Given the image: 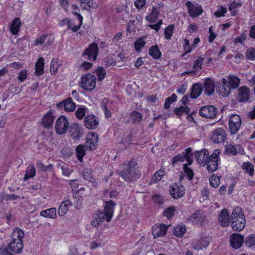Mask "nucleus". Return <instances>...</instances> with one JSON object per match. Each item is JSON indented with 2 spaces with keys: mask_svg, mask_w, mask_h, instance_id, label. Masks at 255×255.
<instances>
[{
  "mask_svg": "<svg viewBox=\"0 0 255 255\" xmlns=\"http://www.w3.org/2000/svg\"><path fill=\"white\" fill-rule=\"evenodd\" d=\"M119 174L127 182L137 179L141 176V172L137 168V161L134 158L123 164V169L120 171Z\"/></svg>",
  "mask_w": 255,
  "mask_h": 255,
  "instance_id": "obj_1",
  "label": "nucleus"
},
{
  "mask_svg": "<svg viewBox=\"0 0 255 255\" xmlns=\"http://www.w3.org/2000/svg\"><path fill=\"white\" fill-rule=\"evenodd\" d=\"M116 205V203L112 200L106 201L104 211L98 210L96 212V217L92 221L91 225L94 227H97L105 220L108 222H110L113 217Z\"/></svg>",
  "mask_w": 255,
  "mask_h": 255,
  "instance_id": "obj_2",
  "label": "nucleus"
},
{
  "mask_svg": "<svg viewBox=\"0 0 255 255\" xmlns=\"http://www.w3.org/2000/svg\"><path fill=\"white\" fill-rule=\"evenodd\" d=\"M246 223L244 210L237 206L233 210L231 216V225L232 229L237 232H241L245 227Z\"/></svg>",
  "mask_w": 255,
  "mask_h": 255,
  "instance_id": "obj_3",
  "label": "nucleus"
},
{
  "mask_svg": "<svg viewBox=\"0 0 255 255\" xmlns=\"http://www.w3.org/2000/svg\"><path fill=\"white\" fill-rule=\"evenodd\" d=\"M97 78L95 75L88 73L82 75L79 81V85L84 90L91 92L96 88Z\"/></svg>",
  "mask_w": 255,
  "mask_h": 255,
  "instance_id": "obj_4",
  "label": "nucleus"
},
{
  "mask_svg": "<svg viewBox=\"0 0 255 255\" xmlns=\"http://www.w3.org/2000/svg\"><path fill=\"white\" fill-rule=\"evenodd\" d=\"M99 51L98 44L93 42L84 50L82 56L85 59L89 61L94 62L97 59Z\"/></svg>",
  "mask_w": 255,
  "mask_h": 255,
  "instance_id": "obj_5",
  "label": "nucleus"
},
{
  "mask_svg": "<svg viewBox=\"0 0 255 255\" xmlns=\"http://www.w3.org/2000/svg\"><path fill=\"white\" fill-rule=\"evenodd\" d=\"M221 151L219 149L215 150L208 157L207 160V170L210 173H213L218 169V163Z\"/></svg>",
  "mask_w": 255,
  "mask_h": 255,
  "instance_id": "obj_6",
  "label": "nucleus"
},
{
  "mask_svg": "<svg viewBox=\"0 0 255 255\" xmlns=\"http://www.w3.org/2000/svg\"><path fill=\"white\" fill-rule=\"evenodd\" d=\"M69 127V123L64 116H60L57 118L55 125V130L56 133L63 135L66 133Z\"/></svg>",
  "mask_w": 255,
  "mask_h": 255,
  "instance_id": "obj_7",
  "label": "nucleus"
},
{
  "mask_svg": "<svg viewBox=\"0 0 255 255\" xmlns=\"http://www.w3.org/2000/svg\"><path fill=\"white\" fill-rule=\"evenodd\" d=\"M72 13L75 15L79 20V23L78 25H74L68 18H65L61 21V25H67V30H71L73 32H77L81 28L83 21V17L81 14L77 11H73Z\"/></svg>",
  "mask_w": 255,
  "mask_h": 255,
  "instance_id": "obj_8",
  "label": "nucleus"
},
{
  "mask_svg": "<svg viewBox=\"0 0 255 255\" xmlns=\"http://www.w3.org/2000/svg\"><path fill=\"white\" fill-rule=\"evenodd\" d=\"M168 226L163 223L155 224L151 228V234L154 239L164 237L167 232Z\"/></svg>",
  "mask_w": 255,
  "mask_h": 255,
  "instance_id": "obj_9",
  "label": "nucleus"
},
{
  "mask_svg": "<svg viewBox=\"0 0 255 255\" xmlns=\"http://www.w3.org/2000/svg\"><path fill=\"white\" fill-rule=\"evenodd\" d=\"M188 13L192 18H195L201 15L203 12L202 6L198 3L194 4L191 1L186 2Z\"/></svg>",
  "mask_w": 255,
  "mask_h": 255,
  "instance_id": "obj_10",
  "label": "nucleus"
},
{
  "mask_svg": "<svg viewBox=\"0 0 255 255\" xmlns=\"http://www.w3.org/2000/svg\"><path fill=\"white\" fill-rule=\"evenodd\" d=\"M217 109L214 106L209 105L202 107L199 110L200 115L205 118L214 119L216 117Z\"/></svg>",
  "mask_w": 255,
  "mask_h": 255,
  "instance_id": "obj_11",
  "label": "nucleus"
},
{
  "mask_svg": "<svg viewBox=\"0 0 255 255\" xmlns=\"http://www.w3.org/2000/svg\"><path fill=\"white\" fill-rule=\"evenodd\" d=\"M69 135L74 140L79 139L84 134L83 128L78 124L74 123L69 126Z\"/></svg>",
  "mask_w": 255,
  "mask_h": 255,
  "instance_id": "obj_12",
  "label": "nucleus"
},
{
  "mask_svg": "<svg viewBox=\"0 0 255 255\" xmlns=\"http://www.w3.org/2000/svg\"><path fill=\"white\" fill-rule=\"evenodd\" d=\"M98 141V134L94 131H90L86 135L85 144L90 150H93L97 148Z\"/></svg>",
  "mask_w": 255,
  "mask_h": 255,
  "instance_id": "obj_13",
  "label": "nucleus"
},
{
  "mask_svg": "<svg viewBox=\"0 0 255 255\" xmlns=\"http://www.w3.org/2000/svg\"><path fill=\"white\" fill-rule=\"evenodd\" d=\"M227 136L226 130L223 128H219L214 130L211 140L214 143H223L225 141Z\"/></svg>",
  "mask_w": 255,
  "mask_h": 255,
  "instance_id": "obj_14",
  "label": "nucleus"
},
{
  "mask_svg": "<svg viewBox=\"0 0 255 255\" xmlns=\"http://www.w3.org/2000/svg\"><path fill=\"white\" fill-rule=\"evenodd\" d=\"M55 119V116L53 114L52 110L47 112L44 115L41 120V125L46 129H50L52 128L53 123Z\"/></svg>",
  "mask_w": 255,
  "mask_h": 255,
  "instance_id": "obj_15",
  "label": "nucleus"
},
{
  "mask_svg": "<svg viewBox=\"0 0 255 255\" xmlns=\"http://www.w3.org/2000/svg\"><path fill=\"white\" fill-rule=\"evenodd\" d=\"M242 123L241 118L238 115H233L230 117L229 126L231 133H236L240 129Z\"/></svg>",
  "mask_w": 255,
  "mask_h": 255,
  "instance_id": "obj_16",
  "label": "nucleus"
},
{
  "mask_svg": "<svg viewBox=\"0 0 255 255\" xmlns=\"http://www.w3.org/2000/svg\"><path fill=\"white\" fill-rule=\"evenodd\" d=\"M212 241V238L210 236H205L201 238L192 244L194 249L199 251L206 249Z\"/></svg>",
  "mask_w": 255,
  "mask_h": 255,
  "instance_id": "obj_17",
  "label": "nucleus"
},
{
  "mask_svg": "<svg viewBox=\"0 0 255 255\" xmlns=\"http://www.w3.org/2000/svg\"><path fill=\"white\" fill-rule=\"evenodd\" d=\"M195 155L196 162L201 166L206 165L207 160L209 155V152L207 149L203 148L200 150H197L195 152Z\"/></svg>",
  "mask_w": 255,
  "mask_h": 255,
  "instance_id": "obj_18",
  "label": "nucleus"
},
{
  "mask_svg": "<svg viewBox=\"0 0 255 255\" xmlns=\"http://www.w3.org/2000/svg\"><path fill=\"white\" fill-rule=\"evenodd\" d=\"M231 247L234 249H238L241 247L244 242V237L241 234L234 233L230 238Z\"/></svg>",
  "mask_w": 255,
  "mask_h": 255,
  "instance_id": "obj_19",
  "label": "nucleus"
},
{
  "mask_svg": "<svg viewBox=\"0 0 255 255\" xmlns=\"http://www.w3.org/2000/svg\"><path fill=\"white\" fill-rule=\"evenodd\" d=\"M53 41L54 38L50 37L48 33H44L36 38L34 41L33 45L36 46L44 45L48 46L53 43Z\"/></svg>",
  "mask_w": 255,
  "mask_h": 255,
  "instance_id": "obj_20",
  "label": "nucleus"
},
{
  "mask_svg": "<svg viewBox=\"0 0 255 255\" xmlns=\"http://www.w3.org/2000/svg\"><path fill=\"white\" fill-rule=\"evenodd\" d=\"M231 88L228 81L222 78L220 83H218V91L223 97L228 96L231 92Z\"/></svg>",
  "mask_w": 255,
  "mask_h": 255,
  "instance_id": "obj_21",
  "label": "nucleus"
},
{
  "mask_svg": "<svg viewBox=\"0 0 255 255\" xmlns=\"http://www.w3.org/2000/svg\"><path fill=\"white\" fill-rule=\"evenodd\" d=\"M171 196L174 199H179L184 194V187L176 183L173 184L170 189Z\"/></svg>",
  "mask_w": 255,
  "mask_h": 255,
  "instance_id": "obj_22",
  "label": "nucleus"
},
{
  "mask_svg": "<svg viewBox=\"0 0 255 255\" xmlns=\"http://www.w3.org/2000/svg\"><path fill=\"white\" fill-rule=\"evenodd\" d=\"M250 97V90L247 86H241L238 89V99L240 102H247Z\"/></svg>",
  "mask_w": 255,
  "mask_h": 255,
  "instance_id": "obj_23",
  "label": "nucleus"
},
{
  "mask_svg": "<svg viewBox=\"0 0 255 255\" xmlns=\"http://www.w3.org/2000/svg\"><path fill=\"white\" fill-rule=\"evenodd\" d=\"M188 222L193 225H201L204 220V217L200 210L195 211L189 218L187 219Z\"/></svg>",
  "mask_w": 255,
  "mask_h": 255,
  "instance_id": "obj_24",
  "label": "nucleus"
},
{
  "mask_svg": "<svg viewBox=\"0 0 255 255\" xmlns=\"http://www.w3.org/2000/svg\"><path fill=\"white\" fill-rule=\"evenodd\" d=\"M203 91V87L202 83H194L191 88L189 97L191 99H197L201 95Z\"/></svg>",
  "mask_w": 255,
  "mask_h": 255,
  "instance_id": "obj_25",
  "label": "nucleus"
},
{
  "mask_svg": "<svg viewBox=\"0 0 255 255\" xmlns=\"http://www.w3.org/2000/svg\"><path fill=\"white\" fill-rule=\"evenodd\" d=\"M203 87L204 89V94L207 96L212 95L215 91V82L211 78H206Z\"/></svg>",
  "mask_w": 255,
  "mask_h": 255,
  "instance_id": "obj_26",
  "label": "nucleus"
},
{
  "mask_svg": "<svg viewBox=\"0 0 255 255\" xmlns=\"http://www.w3.org/2000/svg\"><path fill=\"white\" fill-rule=\"evenodd\" d=\"M230 216L227 209H223L218 216V221L223 227H228L230 224Z\"/></svg>",
  "mask_w": 255,
  "mask_h": 255,
  "instance_id": "obj_27",
  "label": "nucleus"
},
{
  "mask_svg": "<svg viewBox=\"0 0 255 255\" xmlns=\"http://www.w3.org/2000/svg\"><path fill=\"white\" fill-rule=\"evenodd\" d=\"M84 124L88 129H95L97 128L99 121L94 115H88L85 118Z\"/></svg>",
  "mask_w": 255,
  "mask_h": 255,
  "instance_id": "obj_28",
  "label": "nucleus"
},
{
  "mask_svg": "<svg viewBox=\"0 0 255 255\" xmlns=\"http://www.w3.org/2000/svg\"><path fill=\"white\" fill-rule=\"evenodd\" d=\"M21 21L19 17H15L11 21L9 26V31L14 35L18 34L20 31Z\"/></svg>",
  "mask_w": 255,
  "mask_h": 255,
  "instance_id": "obj_29",
  "label": "nucleus"
},
{
  "mask_svg": "<svg viewBox=\"0 0 255 255\" xmlns=\"http://www.w3.org/2000/svg\"><path fill=\"white\" fill-rule=\"evenodd\" d=\"M159 15V8L157 7L153 6L151 12L145 17V19L151 23L156 22Z\"/></svg>",
  "mask_w": 255,
  "mask_h": 255,
  "instance_id": "obj_30",
  "label": "nucleus"
},
{
  "mask_svg": "<svg viewBox=\"0 0 255 255\" xmlns=\"http://www.w3.org/2000/svg\"><path fill=\"white\" fill-rule=\"evenodd\" d=\"M72 205L71 201L70 200H64L60 204L58 213L60 216L65 215L68 211L69 208Z\"/></svg>",
  "mask_w": 255,
  "mask_h": 255,
  "instance_id": "obj_31",
  "label": "nucleus"
},
{
  "mask_svg": "<svg viewBox=\"0 0 255 255\" xmlns=\"http://www.w3.org/2000/svg\"><path fill=\"white\" fill-rule=\"evenodd\" d=\"M44 60L42 57L39 58L35 65V74L36 76H40L44 74Z\"/></svg>",
  "mask_w": 255,
  "mask_h": 255,
  "instance_id": "obj_32",
  "label": "nucleus"
},
{
  "mask_svg": "<svg viewBox=\"0 0 255 255\" xmlns=\"http://www.w3.org/2000/svg\"><path fill=\"white\" fill-rule=\"evenodd\" d=\"M226 151L230 155H236L238 153L244 151L243 147L240 144H229L226 148Z\"/></svg>",
  "mask_w": 255,
  "mask_h": 255,
  "instance_id": "obj_33",
  "label": "nucleus"
},
{
  "mask_svg": "<svg viewBox=\"0 0 255 255\" xmlns=\"http://www.w3.org/2000/svg\"><path fill=\"white\" fill-rule=\"evenodd\" d=\"M146 35H143L141 37H139L138 38L136 39V40L134 42V48L135 51L137 52H140L143 48L146 42L145 41V39L146 38Z\"/></svg>",
  "mask_w": 255,
  "mask_h": 255,
  "instance_id": "obj_34",
  "label": "nucleus"
},
{
  "mask_svg": "<svg viewBox=\"0 0 255 255\" xmlns=\"http://www.w3.org/2000/svg\"><path fill=\"white\" fill-rule=\"evenodd\" d=\"M165 174V168L163 167L157 171L151 177L149 184H155L162 179Z\"/></svg>",
  "mask_w": 255,
  "mask_h": 255,
  "instance_id": "obj_35",
  "label": "nucleus"
},
{
  "mask_svg": "<svg viewBox=\"0 0 255 255\" xmlns=\"http://www.w3.org/2000/svg\"><path fill=\"white\" fill-rule=\"evenodd\" d=\"M186 232V226L184 224L177 225L173 229V233L174 236L178 238L183 237Z\"/></svg>",
  "mask_w": 255,
  "mask_h": 255,
  "instance_id": "obj_36",
  "label": "nucleus"
},
{
  "mask_svg": "<svg viewBox=\"0 0 255 255\" xmlns=\"http://www.w3.org/2000/svg\"><path fill=\"white\" fill-rule=\"evenodd\" d=\"M148 54L153 59L155 60L160 59L162 55L157 45L151 46L148 50Z\"/></svg>",
  "mask_w": 255,
  "mask_h": 255,
  "instance_id": "obj_37",
  "label": "nucleus"
},
{
  "mask_svg": "<svg viewBox=\"0 0 255 255\" xmlns=\"http://www.w3.org/2000/svg\"><path fill=\"white\" fill-rule=\"evenodd\" d=\"M182 154L183 155L184 160L187 162L186 164L191 165L193 163V156L194 154L191 147L186 148L184 151L182 152Z\"/></svg>",
  "mask_w": 255,
  "mask_h": 255,
  "instance_id": "obj_38",
  "label": "nucleus"
},
{
  "mask_svg": "<svg viewBox=\"0 0 255 255\" xmlns=\"http://www.w3.org/2000/svg\"><path fill=\"white\" fill-rule=\"evenodd\" d=\"M40 215L45 218L55 219L56 218V209L54 207L50 208L40 212Z\"/></svg>",
  "mask_w": 255,
  "mask_h": 255,
  "instance_id": "obj_39",
  "label": "nucleus"
},
{
  "mask_svg": "<svg viewBox=\"0 0 255 255\" xmlns=\"http://www.w3.org/2000/svg\"><path fill=\"white\" fill-rule=\"evenodd\" d=\"M243 5V2L241 0H234L231 1L229 6V10L231 11L232 16H235L237 13L236 8L241 7Z\"/></svg>",
  "mask_w": 255,
  "mask_h": 255,
  "instance_id": "obj_40",
  "label": "nucleus"
},
{
  "mask_svg": "<svg viewBox=\"0 0 255 255\" xmlns=\"http://www.w3.org/2000/svg\"><path fill=\"white\" fill-rule=\"evenodd\" d=\"M64 101V110L66 112H72L75 111L76 109V104L73 102L72 98L69 97Z\"/></svg>",
  "mask_w": 255,
  "mask_h": 255,
  "instance_id": "obj_41",
  "label": "nucleus"
},
{
  "mask_svg": "<svg viewBox=\"0 0 255 255\" xmlns=\"http://www.w3.org/2000/svg\"><path fill=\"white\" fill-rule=\"evenodd\" d=\"M175 29V25L174 24H169L164 28V38L166 40H169L171 39Z\"/></svg>",
  "mask_w": 255,
  "mask_h": 255,
  "instance_id": "obj_42",
  "label": "nucleus"
},
{
  "mask_svg": "<svg viewBox=\"0 0 255 255\" xmlns=\"http://www.w3.org/2000/svg\"><path fill=\"white\" fill-rule=\"evenodd\" d=\"M142 117L141 114L135 110L131 112L129 114V118L133 124L139 123L141 121Z\"/></svg>",
  "mask_w": 255,
  "mask_h": 255,
  "instance_id": "obj_43",
  "label": "nucleus"
},
{
  "mask_svg": "<svg viewBox=\"0 0 255 255\" xmlns=\"http://www.w3.org/2000/svg\"><path fill=\"white\" fill-rule=\"evenodd\" d=\"M242 169L246 173L249 174L251 176L255 174V169L254 165L249 161L244 162L243 163Z\"/></svg>",
  "mask_w": 255,
  "mask_h": 255,
  "instance_id": "obj_44",
  "label": "nucleus"
},
{
  "mask_svg": "<svg viewBox=\"0 0 255 255\" xmlns=\"http://www.w3.org/2000/svg\"><path fill=\"white\" fill-rule=\"evenodd\" d=\"M184 43L183 44V49L184 52L182 55V57L185 56L186 55L190 53L193 50L195 49L194 47L192 46V44H190L189 40L187 38L183 39Z\"/></svg>",
  "mask_w": 255,
  "mask_h": 255,
  "instance_id": "obj_45",
  "label": "nucleus"
},
{
  "mask_svg": "<svg viewBox=\"0 0 255 255\" xmlns=\"http://www.w3.org/2000/svg\"><path fill=\"white\" fill-rule=\"evenodd\" d=\"M36 174L35 168L33 164H29L26 169V173L24 176V180L26 181L29 178H33Z\"/></svg>",
  "mask_w": 255,
  "mask_h": 255,
  "instance_id": "obj_46",
  "label": "nucleus"
},
{
  "mask_svg": "<svg viewBox=\"0 0 255 255\" xmlns=\"http://www.w3.org/2000/svg\"><path fill=\"white\" fill-rule=\"evenodd\" d=\"M76 157L80 162L83 161V158L86 154L85 146L83 144L78 145L76 148Z\"/></svg>",
  "mask_w": 255,
  "mask_h": 255,
  "instance_id": "obj_47",
  "label": "nucleus"
},
{
  "mask_svg": "<svg viewBox=\"0 0 255 255\" xmlns=\"http://www.w3.org/2000/svg\"><path fill=\"white\" fill-rule=\"evenodd\" d=\"M240 81V79L238 76L235 75H230L229 78V84L232 89H236L238 87Z\"/></svg>",
  "mask_w": 255,
  "mask_h": 255,
  "instance_id": "obj_48",
  "label": "nucleus"
},
{
  "mask_svg": "<svg viewBox=\"0 0 255 255\" xmlns=\"http://www.w3.org/2000/svg\"><path fill=\"white\" fill-rule=\"evenodd\" d=\"M83 177L86 180L90 181L91 182L95 180L93 176V170L90 168H85L83 171Z\"/></svg>",
  "mask_w": 255,
  "mask_h": 255,
  "instance_id": "obj_49",
  "label": "nucleus"
},
{
  "mask_svg": "<svg viewBox=\"0 0 255 255\" xmlns=\"http://www.w3.org/2000/svg\"><path fill=\"white\" fill-rule=\"evenodd\" d=\"M94 73L97 75L99 81L103 80L106 75V71L102 66H99L97 68Z\"/></svg>",
  "mask_w": 255,
  "mask_h": 255,
  "instance_id": "obj_50",
  "label": "nucleus"
},
{
  "mask_svg": "<svg viewBox=\"0 0 255 255\" xmlns=\"http://www.w3.org/2000/svg\"><path fill=\"white\" fill-rule=\"evenodd\" d=\"M221 176H218L216 174H212L209 179L210 185L214 188H217L220 184Z\"/></svg>",
  "mask_w": 255,
  "mask_h": 255,
  "instance_id": "obj_51",
  "label": "nucleus"
},
{
  "mask_svg": "<svg viewBox=\"0 0 255 255\" xmlns=\"http://www.w3.org/2000/svg\"><path fill=\"white\" fill-rule=\"evenodd\" d=\"M244 244L246 247L248 248L253 247L255 245V234H252L248 235L244 239Z\"/></svg>",
  "mask_w": 255,
  "mask_h": 255,
  "instance_id": "obj_52",
  "label": "nucleus"
},
{
  "mask_svg": "<svg viewBox=\"0 0 255 255\" xmlns=\"http://www.w3.org/2000/svg\"><path fill=\"white\" fill-rule=\"evenodd\" d=\"M204 58L198 56L194 62L193 69L197 73L202 69V66L203 64Z\"/></svg>",
  "mask_w": 255,
  "mask_h": 255,
  "instance_id": "obj_53",
  "label": "nucleus"
},
{
  "mask_svg": "<svg viewBox=\"0 0 255 255\" xmlns=\"http://www.w3.org/2000/svg\"><path fill=\"white\" fill-rule=\"evenodd\" d=\"M132 141L133 135L131 133H129L126 137H125V134H124L121 140V143H123L126 147L128 148L132 143Z\"/></svg>",
  "mask_w": 255,
  "mask_h": 255,
  "instance_id": "obj_54",
  "label": "nucleus"
},
{
  "mask_svg": "<svg viewBox=\"0 0 255 255\" xmlns=\"http://www.w3.org/2000/svg\"><path fill=\"white\" fill-rule=\"evenodd\" d=\"M190 111V109L187 106H181L179 108H176L174 109L175 114L178 116H182L184 113L188 114Z\"/></svg>",
  "mask_w": 255,
  "mask_h": 255,
  "instance_id": "obj_55",
  "label": "nucleus"
},
{
  "mask_svg": "<svg viewBox=\"0 0 255 255\" xmlns=\"http://www.w3.org/2000/svg\"><path fill=\"white\" fill-rule=\"evenodd\" d=\"M177 96L175 94H172L169 97L165 99L164 104V108L165 109H168L170 107L171 105L177 100Z\"/></svg>",
  "mask_w": 255,
  "mask_h": 255,
  "instance_id": "obj_56",
  "label": "nucleus"
},
{
  "mask_svg": "<svg viewBox=\"0 0 255 255\" xmlns=\"http://www.w3.org/2000/svg\"><path fill=\"white\" fill-rule=\"evenodd\" d=\"M190 165L188 164H184L183 165V169L186 175L187 176V178L191 180L193 178L194 173L193 170L188 167Z\"/></svg>",
  "mask_w": 255,
  "mask_h": 255,
  "instance_id": "obj_57",
  "label": "nucleus"
},
{
  "mask_svg": "<svg viewBox=\"0 0 255 255\" xmlns=\"http://www.w3.org/2000/svg\"><path fill=\"white\" fill-rule=\"evenodd\" d=\"M175 211L174 207H169L164 210L163 214V216L168 219H171L174 215Z\"/></svg>",
  "mask_w": 255,
  "mask_h": 255,
  "instance_id": "obj_58",
  "label": "nucleus"
},
{
  "mask_svg": "<svg viewBox=\"0 0 255 255\" xmlns=\"http://www.w3.org/2000/svg\"><path fill=\"white\" fill-rule=\"evenodd\" d=\"M73 198L75 200V207L76 209H80L82 204V197L78 195V192L73 193Z\"/></svg>",
  "mask_w": 255,
  "mask_h": 255,
  "instance_id": "obj_59",
  "label": "nucleus"
},
{
  "mask_svg": "<svg viewBox=\"0 0 255 255\" xmlns=\"http://www.w3.org/2000/svg\"><path fill=\"white\" fill-rule=\"evenodd\" d=\"M246 57L248 60L254 61L255 60V49L251 47L247 49L246 51Z\"/></svg>",
  "mask_w": 255,
  "mask_h": 255,
  "instance_id": "obj_60",
  "label": "nucleus"
},
{
  "mask_svg": "<svg viewBox=\"0 0 255 255\" xmlns=\"http://www.w3.org/2000/svg\"><path fill=\"white\" fill-rule=\"evenodd\" d=\"M28 77V71L26 69L20 71L17 77V80L19 82L22 83L24 82Z\"/></svg>",
  "mask_w": 255,
  "mask_h": 255,
  "instance_id": "obj_61",
  "label": "nucleus"
},
{
  "mask_svg": "<svg viewBox=\"0 0 255 255\" xmlns=\"http://www.w3.org/2000/svg\"><path fill=\"white\" fill-rule=\"evenodd\" d=\"M247 39V35L245 33H242L239 36L236 37L234 39V43L242 44Z\"/></svg>",
  "mask_w": 255,
  "mask_h": 255,
  "instance_id": "obj_62",
  "label": "nucleus"
},
{
  "mask_svg": "<svg viewBox=\"0 0 255 255\" xmlns=\"http://www.w3.org/2000/svg\"><path fill=\"white\" fill-rule=\"evenodd\" d=\"M86 109L85 107L79 108L76 112V116L79 119H82L85 115Z\"/></svg>",
  "mask_w": 255,
  "mask_h": 255,
  "instance_id": "obj_63",
  "label": "nucleus"
},
{
  "mask_svg": "<svg viewBox=\"0 0 255 255\" xmlns=\"http://www.w3.org/2000/svg\"><path fill=\"white\" fill-rule=\"evenodd\" d=\"M227 9L225 7L221 6L215 12V15L217 17H221L224 16L227 13Z\"/></svg>",
  "mask_w": 255,
  "mask_h": 255,
  "instance_id": "obj_64",
  "label": "nucleus"
}]
</instances>
